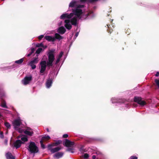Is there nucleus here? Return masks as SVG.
<instances>
[{
	"label": "nucleus",
	"instance_id": "obj_1",
	"mask_svg": "<svg viewBox=\"0 0 159 159\" xmlns=\"http://www.w3.org/2000/svg\"><path fill=\"white\" fill-rule=\"evenodd\" d=\"M98 0H80V1L77 0H73L70 3L69 7L75 8L72 9V13L68 14L65 13L62 15L60 18L62 19H66L65 21V26L67 29H70L72 28V25H76L77 20L79 19L85 18V16L84 17L83 11L82 8L84 5H80V2H93Z\"/></svg>",
	"mask_w": 159,
	"mask_h": 159
},
{
	"label": "nucleus",
	"instance_id": "obj_2",
	"mask_svg": "<svg viewBox=\"0 0 159 159\" xmlns=\"http://www.w3.org/2000/svg\"><path fill=\"white\" fill-rule=\"evenodd\" d=\"M48 60L47 63L45 61H42L40 63V73L43 74L46 70V66H52V63L55 59L54 50H50L48 54Z\"/></svg>",
	"mask_w": 159,
	"mask_h": 159
},
{
	"label": "nucleus",
	"instance_id": "obj_3",
	"mask_svg": "<svg viewBox=\"0 0 159 159\" xmlns=\"http://www.w3.org/2000/svg\"><path fill=\"white\" fill-rule=\"evenodd\" d=\"M28 144L27 148L30 152L35 153L38 152V148L34 142H31Z\"/></svg>",
	"mask_w": 159,
	"mask_h": 159
},
{
	"label": "nucleus",
	"instance_id": "obj_4",
	"mask_svg": "<svg viewBox=\"0 0 159 159\" xmlns=\"http://www.w3.org/2000/svg\"><path fill=\"white\" fill-rule=\"evenodd\" d=\"M45 38L49 41L53 42L55 41L56 39H57L60 40L62 39L63 38L58 34L56 33L54 37L50 36H47L45 37Z\"/></svg>",
	"mask_w": 159,
	"mask_h": 159
},
{
	"label": "nucleus",
	"instance_id": "obj_5",
	"mask_svg": "<svg viewBox=\"0 0 159 159\" xmlns=\"http://www.w3.org/2000/svg\"><path fill=\"white\" fill-rule=\"evenodd\" d=\"M32 80V76H26L22 81V83L25 85L29 84Z\"/></svg>",
	"mask_w": 159,
	"mask_h": 159
},
{
	"label": "nucleus",
	"instance_id": "obj_6",
	"mask_svg": "<svg viewBox=\"0 0 159 159\" xmlns=\"http://www.w3.org/2000/svg\"><path fill=\"white\" fill-rule=\"evenodd\" d=\"M134 100L135 102H137L141 106H144L146 104V102L142 100L141 98L135 97L134 98Z\"/></svg>",
	"mask_w": 159,
	"mask_h": 159
},
{
	"label": "nucleus",
	"instance_id": "obj_7",
	"mask_svg": "<svg viewBox=\"0 0 159 159\" xmlns=\"http://www.w3.org/2000/svg\"><path fill=\"white\" fill-rule=\"evenodd\" d=\"M13 125L15 129L18 128L21 125V120L19 119L15 120L13 122Z\"/></svg>",
	"mask_w": 159,
	"mask_h": 159
},
{
	"label": "nucleus",
	"instance_id": "obj_8",
	"mask_svg": "<svg viewBox=\"0 0 159 159\" xmlns=\"http://www.w3.org/2000/svg\"><path fill=\"white\" fill-rule=\"evenodd\" d=\"M24 133L28 135L31 136L33 134L34 132L32 129L29 127H27L26 129L24 131Z\"/></svg>",
	"mask_w": 159,
	"mask_h": 159
},
{
	"label": "nucleus",
	"instance_id": "obj_9",
	"mask_svg": "<svg viewBox=\"0 0 159 159\" xmlns=\"http://www.w3.org/2000/svg\"><path fill=\"white\" fill-rule=\"evenodd\" d=\"M18 138L20 139L22 143H24L25 142L28 141L27 137L25 135H21L19 136Z\"/></svg>",
	"mask_w": 159,
	"mask_h": 159
},
{
	"label": "nucleus",
	"instance_id": "obj_10",
	"mask_svg": "<svg viewBox=\"0 0 159 159\" xmlns=\"http://www.w3.org/2000/svg\"><path fill=\"white\" fill-rule=\"evenodd\" d=\"M64 144L67 147H71L74 144V143L66 139L64 143Z\"/></svg>",
	"mask_w": 159,
	"mask_h": 159
},
{
	"label": "nucleus",
	"instance_id": "obj_11",
	"mask_svg": "<svg viewBox=\"0 0 159 159\" xmlns=\"http://www.w3.org/2000/svg\"><path fill=\"white\" fill-rule=\"evenodd\" d=\"M52 145H49L48 146V148L49 150H50L51 152L52 153H54L57 152L61 149V148L59 147H56L54 148L51 149Z\"/></svg>",
	"mask_w": 159,
	"mask_h": 159
},
{
	"label": "nucleus",
	"instance_id": "obj_12",
	"mask_svg": "<svg viewBox=\"0 0 159 159\" xmlns=\"http://www.w3.org/2000/svg\"><path fill=\"white\" fill-rule=\"evenodd\" d=\"M22 144L21 141L20 139H18L16 140L14 143V146L16 148H17L20 147L21 144Z\"/></svg>",
	"mask_w": 159,
	"mask_h": 159
},
{
	"label": "nucleus",
	"instance_id": "obj_13",
	"mask_svg": "<svg viewBox=\"0 0 159 159\" xmlns=\"http://www.w3.org/2000/svg\"><path fill=\"white\" fill-rule=\"evenodd\" d=\"M66 29L63 26L60 27L57 30V32L60 34H63L66 32Z\"/></svg>",
	"mask_w": 159,
	"mask_h": 159
},
{
	"label": "nucleus",
	"instance_id": "obj_14",
	"mask_svg": "<svg viewBox=\"0 0 159 159\" xmlns=\"http://www.w3.org/2000/svg\"><path fill=\"white\" fill-rule=\"evenodd\" d=\"M63 155V153L62 152H59L55 154L54 156V157L57 159H58L61 157Z\"/></svg>",
	"mask_w": 159,
	"mask_h": 159
},
{
	"label": "nucleus",
	"instance_id": "obj_15",
	"mask_svg": "<svg viewBox=\"0 0 159 159\" xmlns=\"http://www.w3.org/2000/svg\"><path fill=\"white\" fill-rule=\"evenodd\" d=\"M6 157L7 159H15L14 157L12 156L10 152H8L6 154Z\"/></svg>",
	"mask_w": 159,
	"mask_h": 159
},
{
	"label": "nucleus",
	"instance_id": "obj_16",
	"mask_svg": "<svg viewBox=\"0 0 159 159\" xmlns=\"http://www.w3.org/2000/svg\"><path fill=\"white\" fill-rule=\"evenodd\" d=\"M63 52H61L60 53L59 55L57 57V59L56 62V64H57L59 62L61 58L62 57L63 55Z\"/></svg>",
	"mask_w": 159,
	"mask_h": 159
},
{
	"label": "nucleus",
	"instance_id": "obj_17",
	"mask_svg": "<svg viewBox=\"0 0 159 159\" xmlns=\"http://www.w3.org/2000/svg\"><path fill=\"white\" fill-rule=\"evenodd\" d=\"M52 81L51 79L48 80L46 83V86L47 88H49L52 85Z\"/></svg>",
	"mask_w": 159,
	"mask_h": 159
},
{
	"label": "nucleus",
	"instance_id": "obj_18",
	"mask_svg": "<svg viewBox=\"0 0 159 159\" xmlns=\"http://www.w3.org/2000/svg\"><path fill=\"white\" fill-rule=\"evenodd\" d=\"M50 137L48 135H44L43 136L41 140H43V141L45 142L50 139Z\"/></svg>",
	"mask_w": 159,
	"mask_h": 159
},
{
	"label": "nucleus",
	"instance_id": "obj_19",
	"mask_svg": "<svg viewBox=\"0 0 159 159\" xmlns=\"http://www.w3.org/2000/svg\"><path fill=\"white\" fill-rule=\"evenodd\" d=\"M38 62V57L35 58L33 60L31 61L30 62L33 63L34 64L37 63Z\"/></svg>",
	"mask_w": 159,
	"mask_h": 159
},
{
	"label": "nucleus",
	"instance_id": "obj_20",
	"mask_svg": "<svg viewBox=\"0 0 159 159\" xmlns=\"http://www.w3.org/2000/svg\"><path fill=\"white\" fill-rule=\"evenodd\" d=\"M1 106L2 107L4 108H7L6 102L4 101H2Z\"/></svg>",
	"mask_w": 159,
	"mask_h": 159
},
{
	"label": "nucleus",
	"instance_id": "obj_21",
	"mask_svg": "<svg viewBox=\"0 0 159 159\" xmlns=\"http://www.w3.org/2000/svg\"><path fill=\"white\" fill-rule=\"evenodd\" d=\"M34 64L31 62H30L29 63V64L31 66L33 69H35L36 67V66Z\"/></svg>",
	"mask_w": 159,
	"mask_h": 159
},
{
	"label": "nucleus",
	"instance_id": "obj_22",
	"mask_svg": "<svg viewBox=\"0 0 159 159\" xmlns=\"http://www.w3.org/2000/svg\"><path fill=\"white\" fill-rule=\"evenodd\" d=\"M23 61H24V58H22L16 61L15 63H18V64H20V63H22L23 62Z\"/></svg>",
	"mask_w": 159,
	"mask_h": 159
},
{
	"label": "nucleus",
	"instance_id": "obj_23",
	"mask_svg": "<svg viewBox=\"0 0 159 159\" xmlns=\"http://www.w3.org/2000/svg\"><path fill=\"white\" fill-rule=\"evenodd\" d=\"M15 129L20 133H22L23 132H24V130L23 129L19 128V127L17 128L16 129Z\"/></svg>",
	"mask_w": 159,
	"mask_h": 159
},
{
	"label": "nucleus",
	"instance_id": "obj_24",
	"mask_svg": "<svg viewBox=\"0 0 159 159\" xmlns=\"http://www.w3.org/2000/svg\"><path fill=\"white\" fill-rule=\"evenodd\" d=\"M5 125L7 128L10 129L11 128L10 124L8 122H5Z\"/></svg>",
	"mask_w": 159,
	"mask_h": 159
},
{
	"label": "nucleus",
	"instance_id": "obj_25",
	"mask_svg": "<svg viewBox=\"0 0 159 159\" xmlns=\"http://www.w3.org/2000/svg\"><path fill=\"white\" fill-rule=\"evenodd\" d=\"M44 141H43V140H41L40 141V143L41 145V147L42 148L44 149L45 148L44 145L43 144V143Z\"/></svg>",
	"mask_w": 159,
	"mask_h": 159
},
{
	"label": "nucleus",
	"instance_id": "obj_26",
	"mask_svg": "<svg viewBox=\"0 0 159 159\" xmlns=\"http://www.w3.org/2000/svg\"><path fill=\"white\" fill-rule=\"evenodd\" d=\"M31 53L30 54H29L27 55V56L28 57H29L31 54L32 53H33L34 51V48H31Z\"/></svg>",
	"mask_w": 159,
	"mask_h": 159
},
{
	"label": "nucleus",
	"instance_id": "obj_27",
	"mask_svg": "<svg viewBox=\"0 0 159 159\" xmlns=\"http://www.w3.org/2000/svg\"><path fill=\"white\" fill-rule=\"evenodd\" d=\"M42 50V48H39L36 51V53L37 54L39 53Z\"/></svg>",
	"mask_w": 159,
	"mask_h": 159
},
{
	"label": "nucleus",
	"instance_id": "obj_28",
	"mask_svg": "<svg viewBox=\"0 0 159 159\" xmlns=\"http://www.w3.org/2000/svg\"><path fill=\"white\" fill-rule=\"evenodd\" d=\"M155 82L157 85L158 86V87H159V80H155Z\"/></svg>",
	"mask_w": 159,
	"mask_h": 159
},
{
	"label": "nucleus",
	"instance_id": "obj_29",
	"mask_svg": "<svg viewBox=\"0 0 159 159\" xmlns=\"http://www.w3.org/2000/svg\"><path fill=\"white\" fill-rule=\"evenodd\" d=\"M138 157H137L135 156H132L130 158V159H137Z\"/></svg>",
	"mask_w": 159,
	"mask_h": 159
},
{
	"label": "nucleus",
	"instance_id": "obj_30",
	"mask_svg": "<svg viewBox=\"0 0 159 159\" xmlns=\"http://www.w3.org/2000/svg\"><path fill=\"white\" fill-rule=\"evenodd\" d=\"M116 99L115 98H112L111 99V101H112V102L113 103H115L116 102Z\"/></svg>",
	"mask_w": 159,
	"mask_h": 159
},
{
	"label": "nucleus",
	"instance_id": "obj_31",
	"mask_svg": "<svg viewBox=\"0 0 159 159\" xmlns=\"http://www.w3.org/2000/svg\"><path fill=\"white\" fill-rule=\"evenodd\" d=\"M36 46L37 47H42L43 46V44L42 43L38 44L36 45Z\"/></svg>",
	"mask_w": 159,
	"mask_h": 159
},
{
	"label": "nucleus",
	"instance_id": "obj_32",
	"mask_svg": "<svg viewBox=\"0 0 159 159\" xmlns=\"http://www.w3.org/2000/svg\"><path fill=\"white\" fill-rule=\"evenodd\" d=\"M44 37V35H42L39 36L38 38L39 40L41 39Z\"/></svg>",
	"mask_w": 159,
	"mask_h": 159
},
{
	"label": "nucleus",
	"instance_id": "obj_33",
	"mask_svg": "<svg viewBox=\"0 0 159 159\" xmlns=\"http://www.w3.org/2000/svg\"><path fill=\"white\" fill-rule=\"evenodd\" d=\"M89 155L87 153L84 154V157L85 158H87L89 157Z\"/></svg>",
	"mask_w": 159,
	"mask_h": 159
},
{
	"label": "nucleus",
	"instance_id": "obj_34",
	"mask_svg": "<svg viewBox=\"0 0 159 159\" xmlns=\"http://www.w3.org/2000/svg\"><path fill=\"white\" fill-rule=\"evenodd\" d=\"M0 137L1 138H3V135L2 132H0Z\"/></svg>",
	"mask_w": 159,
	"mask_h": 159
},
{
	"label": "nucleus",
	"instance_id": "obj_35",
	"mask_svg": "<svg viewBox=\"0 0 159 159\" xmlns=\"http://www.w3.org/2000/svg\"><path fill=\"white\" fill-rule=\"evenodd\" d=\"M8 140L7 139H6L4 142V144L5 145H7V144Z\"/></svg>",
	"mask_w": 159,
	"mask_h": 159
},
{
	"label": "nucleus",
	"instance_id": "obj_36",
	"mask_svg": "<svg viewBox=\"0 0 159 159\" xmlns=\"http://www.w3.org/2000/svg\"><path fill=\"white\" fill-rule=\"evenodd\" d=\"M68 135L67 134H64L63 135V137L64 138H66L68 137Z\"/></svg>",
	"mask_w": 159,
	"mask_h": 159
},
{
	"label": "nucleus",
	"instance_id": "obj_37",
	"mask_svg": "<svg viewBox=\"0 0 159 159\" xmlns=\"http://www.w3.org/2000/svg\"><path fill=\"white\" fill-rule=\"evenodd\" d=\"M61 142V141H58L56 143V145H58L59 144H60Z\"/></svg>",
	"mask_w": 159,
	"mask_h": 159
},
{
	"label": "nucleus",
	"instance_id": "obj_38",
	"mask_svg": "<svg viewBox=\"0 0 159 159\" xmlns=\"http://www.w3.org/2000/svg\"><path fill=\"white\" fill-rule=\"evenodd\" d=\"M155 75H156V76H159V72H157Z\"/></svg>",
	"mask_w": 159,
	"mask_h": 159
},
{
	"label": "nucleus",
	"instance_id": "obj_39",
	"mask_svg": "<svg viewBox=\"0 0 159 159\" xmlns=\"http://www.w3.org/2000/svg\"><path fill=\"white\" fill-rule=\"evenodd\" d=\"M96 157V156L95 155H93L92 156V158L93 159H95Z\"/></svg>",
	"mask_w": 159,
	"mask_h": 159
},
{
	"label": "nucleus",
	"instance_id": "obj_40",
	"mask_svg": "<svg viewBox=\"0 0 159 159\" xmlns=\"http://www.w3.org/2000/svg\"><path fill=\"white\" fill-rule=\"evenodd\" d=\"M47 131L48 132H49V130H48V128H47Z\"/></svg>",
	"mask_w": 159,
	"mask_h": 159
},
{
	"label": "nucleus",
	"instance_id": "obj_41",
	"mask_svg": "<svg viewBox=\"0 0 159 159\" xmlns=\"http://www.w3.org/2000/svg\"><path fill=\"white\" fill-rule=\"evenodd\" d=\"M77 35H78V34H76V36H77Z\"/></svg>",
	"mask_w": 159,
	"mask_h": 159
},
{
	"label": "nucleus",
	"instance_id": "obj_42",
	"mask_svg": "<svg viewBox=\"0 0 159 159\" xmlns=\"http://www.w3.org/2000/svg\"><path fill=\"white\" fill-rule=\"evenodd\" d=\"M107 26H108V28H109V26H108V25H107Z\"/></svg>",
	"mask_w": 159,
	"mask_h": 159
}]
</instances>
